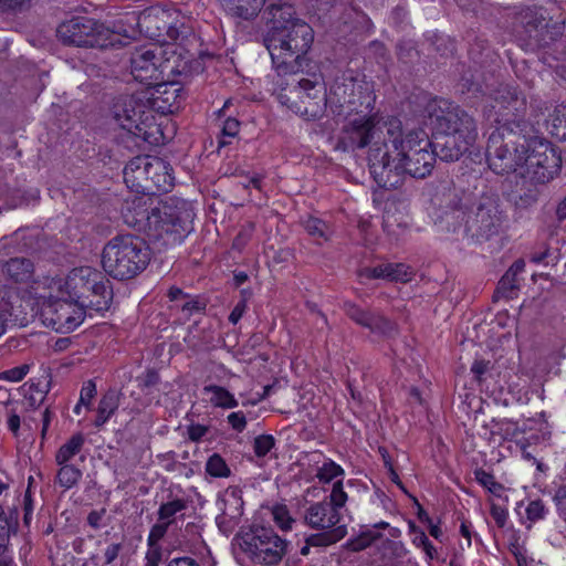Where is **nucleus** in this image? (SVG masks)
<instances>
[{
	"label": "nucleus",
	"instance_id": "0e129e2a",
	"mask_svg": "<svg viewBox=\"0 0 566 566\" xmlns=\"http://www.w3.org/2000/svg\"><path fill=\"white\" fill-rule=\"evenodd\" d=\"M161 547L159 544L148 545L145 566H158L161 560Z\"/></svg>",
	"mask_w": 566,
	"mask_h": 566
},
{
	"label": "nucleus",
	"instance_id": "bf43d9fd",
	"mask_svg": "<svg viewBox=\"0 0 566 566\" xmlns=\"http://www.w3.org/2000/svg\"><path fill=\"white\" fill-rule=\"evenodd\" d=\"M171 524H169L165 521H158L156 524H154L153 527L150 528V532H149V535L147 538V544L148 545L158 544L159 541L166 535L168 527Z\"/></svg>",
	"mask_w": 566,
	"mask_h": 566
},
{
	"label": "nucleus",
	"instance_id": "49530a36",
	"mask_svg": "<svg viewBox=\"0 0 566 566\" xmlns=\"http://www.w3.org/2000/svg\"><path fill=\"white\" fill-rule=\"evenodd\" d=\"M122 548L123 543H111L105 548L103 555L94 554L91 560L95 566H108L118 557Z\"/></svg>",
	"mask_w": 566,
	"mask_h": 566
},
{
	"label": "nucleus",
	"instance_id": "f3484780",
	"mask_svg": "<svg viewBox=\"0 0 566 566\" xmlns=\"http://www.w3.org/2000/svg\"><path fill=\"white\" fill-rule=\"evenodd\" d=\"M160 50L158 48H138L130 55V73L140 83L151 84L161 78Z\"/></svg>",
	"mask_w": 566,
	"mask_h": 566
},
{
	"label": "nucleus",
	"instance_id": "c9c22d12",
	"mask_svg": "<svg viewBox=\"0 0 566 566\" xmlns=\"http://www.w3.org/2000/svg\"><path fill=\"white\" fill-rule=\"evenodd\" d=\"M188 504L189 501L187 499L169 494L167 501L161 503L158 509V521H165L169 524H172L176 520V516L187 510Z\"/></svg>",
	"mask_w": 566,
	"mask_h": 566
},
{
	"label": "nucleus",
	"instance_id": "6ab92c4d",
	"mask_svg": "<svg viewBox=\"0 0 566 566\" xmlns=\"http://www.w3.org/2000/svg\"><path fill=\"white\" fill-rule=\"evenodd\" d=\"M470 208L463 203L446 209L437 219L438 228L455 235L457 240H471Z\"/></svg>",
	"mask_w": 566,
	"mask_h": 566
},
{
	"label": "nucleus",
	"instance_id": "6e6552de",
	"mask_svg": "<svg viewBox=\"0 0 566 566\" xmlns=\"http://www.w3.org/2000/svg\"><path fill=\"white\" fill-rule=\"evenodd\" d=\"M424 111L436 133H446L475 143V119L460 106L443 98H432L427 103Z\"/></svg>",
	"mask_w": 566,
	"mask_h": 566
},
{
	"label": "nucleus",
	"instance_id": "e2e57ef3",
	"mask_svg": "<svg viewBox=\"0 0 566 566\" xmlns=\"http://www.w3.org/2000/svg\"><path fill=\"white\" fill-rule=\"evenodd\" d=\"M227 419L231 428L237 432H242L247 427V418L242 411L231 412Z\"/></svg>",
	"mask_w": 566,
	"mask_h": 566
},
{
	"label": "nucleus",
	"instance_id": "58836bf2",
	"mask_svg": "<svg viewBox=\"0 0 566 566\" xmlns=\"http://www.w3.org/2000/svg\"><path fill=\"white\" fill-rule=\"evenodd\" d=\"M85 442L83 433L78 432L73 434L64 444H62L56 454L55 461L57 464L69 463L82 450Z\"/></svg>",
	"mask_w": 566,
	"mask_h": 566
},
{
	"label": "nucleus",
	"instance_id": "aec40b11",
	"mask_svg": "<svg viewBox=\"0 0 566 566\" xmlns=\"http://www.w3.org/2000/svg\"><path fill=\"white\" fill-rule=\"evenodd\" d=\"M303 522L313 530H332L338 527L340 513L336 512L327 500L310 503L303 511Z\"/></svg>",
	"mask_w": 566,
	"mask_h": 566
},
{
	"label": "nucleus",
	"instance_id": "1a4fd4ad",
	"mask_svg": "<svg viewBox=\"0 0 566 566\" xmlns=\"http://www.w3.org/2000/svg\"><path fill=\"white\" fill-rule=\"evenodd\" d=\"M143 108L144 106L138 104L134 96L124 95L114 103L112 114L115 122L134 138L149 145H157L159 127L155 124L154 116L144 117Z\"/></svg>",
	"mask_w": 566,
	"mask_h": 566
},
{
	"label": "nucleus",
	"instance_id": "3c124183",
	"mask_svg": "<svg viewBox=\"0 0 566 566\" xmlns=\"http://www.w3.org/2000/svg\"><path fill=\"white\" fill-rule=\"evenodd\" d=\"M275 446V439L271 434H261L254 439L253 450L256 457H265Z\"/></svg>",
	"mask_w": 566,
	"mask_h": 566
},
{
	"label": "nucleus",
	"instance_id": "a211bd4d",
	"mask_svg": "<svg viewBox=\"0 0 566 566\" xmlns=\"http://www.w3.org/2000/svg\"><path fill=\"white\" fill-rule=\"evenodd\" d=\"M266 19V31L263 34V42H277V38L274 36L290 24L296 22H304L302 19L296 17V12L292 4L286 2H275L269 4L264 10Z\"/></svg>",
	"mask_w": 566,
	"mask_h": 566
},
{
	"label": "nucleus",
	"instance_id": "a19ab883",
	"mask_svg": "<svg viewBox=\"0 0 566 566\" xmlns=\"http://www.w3.org/2000/svg\"><path fill=\"white\" fill-rule=\"evenodd\" d=\"M306 232L315 240L317 244H322L329 240L332 231L329 226L315 217H308L303 222Z\"/></svg>",
	"mask_w": 566,
	"mask_h": 566
},
{
	"label": "nucleus",
	"instance_id": "72a5a7b5",
	"mask_svg": "<svg viewBox=\"0 0 566 566\" xmlns=\"http://www.w3.org/2000/svg\"><path fill=\"white\" fill-rule=\"evenodd\" d=\"M525 163H532L534 166H544L551 172L558 174L562 167L560 155L551 146H545L542 151H534L532 155H526Z\"/></svg>",
	"mask_w": 566,
	"mask_h": 566
},
{
	"label": "nucleus",
	"instance_id": "393cba45",
	"mask_svg": "<svg viewBox=\"0 0 566 566\" xmlns=\"http://www.w3.org/2000/svg\"><path fill=\"white\" fill-rule=\"evenodd\" d=\"M439 136L436 137V143L432 144V149L436 153V157H439L443 161H457L459 160L474 143L468 142L465 138L454 137V135H448L446 133H437Z\"/></svg>",
	"mask_w": 566,
	"mask_h": 566
},
{
	"label": "nucleus",
	"instance_id": "4468645a",
	"mask_svg": "<svg viewBox=\"0 0 566 566\" xmlns=\"http://www.w3.org/2000/svg\"><path fill=\"white\" fill-rule=\"evenodd\" d=\"M328 105L337 115H349L358 112V108L367 103L369 106V96L363 91V86L357 80L347 74L335 78L327 95Z\"/></svg>",
	"mask_w": 566,
	"mask_h": 566
},
{
	"label": "nucleus",
	"instance_id": "20e7f679",
	"mask_svg": "<svg viewBox=\"0 0 566 566\" xmlns=\"http://www.w3.org/2000/svg\"><path fill=\"white\" fill-rule=\"evenodd\" d=\"M150 261L146 242L133 234L112 238L102 252L104 271L116 280H129L142 273Z\"/></svg>",
	"mask_w": 566,
	"mask_h": 566
},
{
	"label": "nucleus",
	"instance_id": "ddd939ff",
	"mask_svg": "<svg viewBox=\"0 0 566 566\" xmlns=\"http://www.w3.org/2000/svg\"><path fill=\"white\" fill-rule=\"evenodd\" d=\"M103 22L87 17H72L56 28V36L64 45L102 48L98 36L103 34Z\"/></svg>",
	"mask_w": 566,
	"mask_h": 566
},
{
	"label": "nucleus",
	"instance_id": "052dcab7",
	"mask_svg": "<svg viewBox=\"0 0 566 566\" xmlns=\"http://www.w3.org/2000/svg\"><path fill=\"white\" fill-rule=\"evenodd\" d=\"M139 387L143 391L159 384L160 376L157 370L148 369L143 376L138 377Z\"/></svg>",
	"mask_w": 566,
	"mask_h": 566
},
{
	"label": "nucleus",
	"instance_id": "5fc2aeb1",
	"mask_svg": "<svg viewBox=\"0 0 566 566\" xmlns=\"http://www.w3.org/2000/svg\"><path fill=\"white\" fill-rule=\"evenodd\" d=\"M48 390L41 387L40 384L31 382L25 391V398L29 400L30 406H39L45 399Z\"/></svg>",
	"mask_w": 566,
	"mask_h": 566
},
{
	"label": "nucleus",
	"instance_id": "b1692460",
	"mask_svg": "<svg viewBox=\"0 0 566 566\" xmlns=\"http://www.w3.org/2000/svg\"><path fill=\"white\" fill-rule=\"evenodd\" d=\"M98 276V271L83 266L73 269L67 275L64 289L72 302L80 305L82 298H87L91 280Z\"/></svg>",
	"mask_w": 566,
	"mask_h": 566
},
{
	"label": "nucleus",
	"instance_id": "4be33fe9",
	"mask_svg": "<svg viewBox=\"0 0 566 566\" xmlns=\"http://www.w3.org/2000/svg\"><path fill=\"white\" fill-rule=\"evenodd\" d=\"M113 300L111 282L98 272V276L91 280L87 298H82L78 306L92 308L96 312L107 311Z\"/></svg>",
	"mask_w": 566,
	"mask_h": 566
},
{
	"label": "nucleus",
	"instance_id": "f257e3e1",
	"mask_svg": "<svg viewBox=\"0 0 566 566\" xmlns=\"http://www.w3.org/2000/svg\"><path fill=\"white\" fill-rule=\"evenodd\" d=\"M366 147L369 172L384 189L398 188L405 175L427 177L436 163L427 133L420 128L405 133L396 117L382 122L376 115H358L344 124L336 149L354 151Z\"/></svg>",
	"mask_w": 566,
	"mask_h": 566
},
{
	"label": "nucleus",
	"instance_id": "69168bd1",
	"mask_svg": "<svg viewBox=\"0 0 566 566\" xmlns=\"http://www.w3.org/2000/svg\"><path fill=\"white\" fill-rule=\"evenodd\" d=\"M96 394V385L93 380H87L82 389H81V396H80V402L83 405H88L93 397Z\"/></svg>",
	"mask_w": 566,
	"mask_h": 566
},
{
	"label": "nucleus",
	"instance_id": "0eeeda50",
	"mask_svg": "<svg viewBox=\"0 0 566 566\" xmlns=\"http://www.w3.org/2000/svg\"><path fill=\"white\" fill-rule=\"evenodd\" d=\"M277 98L295 114L312 120L321 118L328 105L325 86L316 77L292 78L281 86Z\"/></svg>",
	"mask_w": 566,
	"mask_h": 566
},
{
	"label": "nucleus",
	"instance_id": "864d4df0",
	"mask_svg": "<svg viewBox=\"0 0 566 566\" xmlns=\"http://www.w3.org/2000/svg\"><path fill=\"white\" fill-rule=\"evenodd\" d=\"M347 501V493L343 489L342 481H336L333 484L332 492L329 494V500H327V503H331L336 512H339L342 507L345 506Z\"/></svg>",
	"mask_w": 566,
	"mask_h": 566
},
{
	"label": "nucleus",
	"instance_id": "f704fd0d",
	"mask_svg": "<svg viewBox=\"0 0 566 566\" xmlns=\"http://www.w3.org/2000/svg\"><path fill=\"white\" fill-rule=\"evenodd\" d=\"M119 406V392L109 389L99 400L94 426L99 428L115 413Z\"/></svg>",
	"mask_w": 566,
	"mask_h": 566
},
{
	"label": "nucleus",
	"instance_id": "13d9d810",
	"mask_svg": "<svg viewBox=\"0 0 566 566\" xmlns=\"http://www.w3.org/2000/svg\"><path fill=\"white\" fill-rule=\"evenodd\" d=\"M29 0H0V13L17 14L22 12Z\"/></svg>",
	"mask_w": 566,
	"mask_h": 566
},
{
	"label": "nucleus",
	"instance_id": "9d476101",
	"mask_svg": "<svg viewBox=\"0 0 566 566\" xmlns=\"http://www.w3.org/2000/svg\"><path fill=\"white\" fill-rule=\"evenodd\" d=\"M545 13L544 7L533 4L522 7L516 14L532 49L547 48L564 34L565 20L553 21Z\"/></svg>",
	"mask_w": 566,
	"mask_h": 566
},
{
	"label": "nucleus",
	"instance_id": "7ed1b4c3",
	"mask_svg": "<svg viewBox=\"0 0 566 566\" xmlns=\"http://www.w3.org/2000/svg\"><path fill=\"white\" fill-rule=\"evenodd\" d=\"M533 132L527 120L497 126L489 136L486 160L491 170L497 175L514 172L526 160V140Z\"/></svg>",
	"mask_w": 566,
	"mask_h": 566
},
{
	"label": "nucleus",
	"instance_id": "2f4dec72",
	"mask_svg": "<svg viewBox=\"0 0 566 566\" xmlns=\"http://www.w3.org/2000/svg\"><path fill=\"white\" fill-rule=\"evenodd\" d=\"M265 0H223V6L229 14L242 20L254 19Z\"/></svg>",
	"mask_w": 566,
	"mask_h": 566
},
{
	"label": "nucleus",
	"instance_id": "680f3d73",
	"mask_svg": "<svg viewBox=\"0 0 566 566\" xmlns=\"http://www.w3.org/2000/svg\"><path fill=\"white\" fill-rule=\"evenodd\" d=\"M29 371L28 365H21L8 369L1 374V378L7 379L9 381H20L22 380Z\"/></svg>",
	"mask_w": 566,
	"mask_h": 566
},
{
	"label": "nucleus",
	"instance_id": "338daca9",
	"mask_svg": "<svg viewBox=\"0 0 566 566\" xmlns=\"http://www.w3.org/2000/svg\"><path fill=\"white\" fill-rule=\"evenodd\" d=\"M491 361L484 359H476L472 364L471 371L475 376L478 381L482 380V377L490 370Z\"/></svg>",
	"mask_w": 566,
	"mask_h": 566
},
{
	"label": "nucleus",
	"instance_id": "bb28decb",
	"mask_svg": "<svg viewBox=\"0 0 566 566\" xmlns=\"http://www.w3.org/2000/svg\"><path fill=\"white\" fill-rule=\"evenodd\" d=\"M153 106L163 114L174 113L184 99L181 88L175 83H160L151 95Z\"/></svg>",
	"mask_w": 566,
	"mask_h": 566
},
{
	"label": "nucleus",
	"instance_id": "ea45409f",
	"mask_svg": "<svg viewBox=\"0 0 566 566\" xmlns=\"http://www.w3.org/2000/svg\"><path fill=\"white\" fill-rule=\"evenodd\" d=\"M546 125L552 136L559 140H566V106H556Z\"/></svg>",
	"mask_w": 566,
	"mask_h": 566
},
{
	"label": "nucleus",
	"instance_id": "4c0bfd02",
	"mask_svg": "<svg viewBox=\"0 0 566 566\" xmlns=\"http://www.w3.org/2000/svg\"><path fill=\"white\" fill-rule=\"evenodd\" d=\"M318 533L307 536V544L313 547H327L345 537L347 531L345 525L332 530H317Z\"/></svg>",
	"mask_w": 566,
	"mask_h": 566
},
{
	"label": "nucleus",
	"instance_id": "c03bdc74",
	"mask_svg": "<svg viewBox=\"0 0 566 566\" xmlns=\"http://www.w3.org/2000/svg\"><path fill=\"white\" fill-rule=\"evenodd\" d=\"M240 130V122L234 117H228L223 120L218 147H224L231 144V139L237 137Z\"/></svg>",
	"mask_w": 566,
	"mask_h": 566
},
{
	"label": "nucleus",
	"instance_id": "39448f33",
	"mask_svg": "<svg viewBox=\"0 0 566 566\" xmlns=\"http://www.w3.org/2000/svg\"><path fill=\"white\" fill-rule=\"evenodd\" d=\"M275 36V45L274 41L263 42L275 69L280 74H296L314 40L312 27L306 22H296Z\"/></svg>",
	"mask_w": 566,
	"mask_h": 566
},
{
	"label": "nucleus",
	"instance_id": "9b49d317",
	"mask_svg": "<svg viewBox=\"0 0 566 566\" xmlns=\"http://www.w3.org/2000/svg\"><path fill=\"white\" fill-rule=\"evenodd\" d=\"M471 240L480 243L499 234L505 221V214L499 202L491 197H482L470 207Z\"/></svg>",
	"mask_w": 566,
	"mask_h": 566
},
{
	"label": "nucleus",
	"instance_id": "473e14b6",
	"mask_svg": "<svg viewBox=\"0 0 566 566\" xmlns=\"http://www.w3.org/2000/svg\"><path fill=\"white\" fill-rule=\"evenodd\" d=\"M388 527L389 523L387 522L376 523L371 527H363L359 534L349 541V548L354 552H359L367 548L381 537L380 530H386Z\"/></svg>",
	"mask_w": 566,
	"mask_h": 566
},
{
	"label": "nucleus",
	"instance_id": "f8f14e48",
	"mask_svg": "<svg viewBox=\"0 0 566 566\" xmlns=\"http://www.w3.org/2000/svg\"><path fill=\"white\" fill-rule=\"evenodd\" d=\"M491 99L488 118L494 116L499 126L510 124L515 127L516 122L525 120L526 98L515 86L501 84L492 93Z\"/></svg>",
	"mask_w": 566,
	"mask_h": 566
},
{
	"label": "nucleus",
	"instance_id": "a18cd8bd",
	"mask_svg": "<svg viewBox=\"0 0 566 566\" xmlns=\"http://www.w3.org/2000/svg\"><path fill=\"white\" fill-rule=\"evenodd\" d=\"M526 165V177L531 182L544 185L552 180L557 174L551 172L544 166H534L532 163H524Z\"/></svg>",
	"mask_w": 566,
	"mask_h": 566
},
{
	"label": "nucleus",
	"instance_id": "5701e85b",
	"mask_svg": "<svg viewBox=\"0 0 566 566\" xmlns=\"http://www.w3.org/2000/svg\"><path fill=\"white\" fill-rule=\"evenodd\" d=\"M413 270L405 263H380L373 268H364L359 271L363 279H384L391 282L407 283L413 277Z\"/></svg>",
	"mask_w": 566,
	"mask_h": 566
},
{
	"label": "nucleus",
	"instance_id": "e433bc0d",
	"mask_svg": "<svg viewBox=\"0 0 566 566\" xmlns=\"http://www.w3.org/2000/svg\"><path fill=\"white\" fill-rule=\"evenodd\" d=\"M202 390L205 394L210 395L209 402L216 408L232 409L239 405L234 396L224 387L207 385Z\"/></svg>",
	"mask_w": 566,
	"mask_h": 566
},
{
	"label": "nucleus",
	"instance_id": "412c9836",
	"mask_svg": "<svg viewBox=\"0 0 566 566\" xmlns=\"http://www.w3.org/2000/svg\"><path fill=\"white\" fill-rule=\"evenodd\" d=\"M146 193L156 196L168 192L174 187L172 168L169 163L156 156H149Z\"/></svg>",
	"mask_w": 566,
	"mask_h": 566
},
{
	"label": "nucleus",
	"instance_id": "37998d69",
	"mask_svg": "<svg viewBox=\"0 0 566 566\" xmlns=\"http://www.w3.org/2000/svg\"><path fill=\"white\" fill-rule=\"evenodd\" d=\"M206 472L213 478H228L231 474L230 468L218 453L209 457L206 463Z\"/></svg>",
	"mask_w": 566,
	"mask_h": 566
},
{
	"label": "nucleus",
	"instance_id": "c85d7f7f",
	"mask_svg": "<svg viewBox=\"0 0 566 566\" xmlns=\"http://www.w3.org/2000/svg\"><path fill=\"white\" fill-rule=\"evenodd\" d=\"M168 18L165 11H145L138 14L137 27L147 36L159 40L165 36V31L168 28Z\"/></svg>",
	"mask_w": 566,
	"mask_h": 566
},
{
	"label": "nucleus",
	"instance_id": "4d7b16f0",
	"mask_svg": "<svg viewBox=\"0 0 566 566\" xmlns=\"http://www.w3.org/2000/svg\"><path fill=\"white\" fill-rule=\"evenodd\" d=\"M188 31L189 28H187L184 23H170L168 21V28L165 31V36L163 40L166 41L168 39L171 41H178L186 38Z\"/></svg>",
	"mask_w": 566,
	"mask_h": 566
},
{
	"label": "nucleus",
	"instance_id": "a878e982",
	"mask_svg": "<svg viewBox=\"0 0 566 566\" xmlns=\"http://www.w3.org/2000/svg\"><path fill=\"white\" fill-rule=\"evenodd\" d=\"M148 160L149 155L136 156L124 168V181L136 193H146Z\"/></svg>",
	"mask_w": 566,
	"mask_h": 566
},
{
	"label": "nucleus",
	"instance_id": "2eb2a0df",
	"mask_svg": "<svg viewBox=\"0 0 566 566\" xmlns=\"http://www.w3.org/2000/svg\"><path fill=\"white\" fill-rule=\"evenodd\" d=\"M85 317V310L67 300H57L45 304L41 310V318L45 326L57 333L73 332Z\"/></svg>",
	"mask_w": 566,
	"mask_h": 566
},
{
	"label": "nucleus",
	"instance_id": "6e6d98bb",
	"mask_svg": "<svg viewBox=\"0 0 566 566\" xmlns=\"http://www.w3.org/2000/svg\"><path fill=\"white\" fill-rule=\"evenodd\" d=\"M546 512L547 510L541 500L531 501L526 507V516L531 522L543 520Z\"/></svg>",
	"mask_w": 566,
	"mask_h": 566
},
{
	"label": "nucleus",
	"instance_id": "603ef678",
	"mask_svg": "<svg viewBox=\"0 0 566 566\" xmlns=\"http://www.w3.org/2000/svg\"><path fill=\"white\" fill-rule=\"evenodd\" d=\"M517 289L516 280L511 275V273H505L500 280L495 295H501L502 297L512 298L514 291Z\"/></svg>",
	"mask_w": 566,
	"mask_h": 566
},
{
	"label": "nucleus",
	"instance_id": "79ce46f5",
	"mask_svg": "<svg viewBox=\"0 0 566 566\" xmlns=\"http://www.w3.org/2000/svg\"><path fill=\"white\" fill-rule=\"evenodd\" d=\"M61 468L56 474V482L65 490H69L77 484L82 478V471L73 464L64 463L59 464Z\"/></svg>",
	"mask_w": 566,
	"mask_h": 566
},
{
	"label": "nucleus",
	"instance_id": "f03ea898",
	"mask_svg": "<svg viewBox=\"0 0 566 566\" xmlns=\"http://www.w3.org/2000/svg\"><path fill=\"white\" fill-rule=\"evenodd\" d=\"M122 216L127 226L164 245L180 243L193 230L192 205L176 197L160 200L145 192L132 195L123 203Z\"/></svg>",
	"mask_w": 566,
	"mask_h": 566
},
{
	"label": "nucleus",
	"instance_id": "774afa93",
	"mask_svg": "<svg viewBox=\"0 0 566 566\" xmlns=\"http://www.w3.org/2000/svg\"><path fill=\"white\" fill-rule=\"evenodd\" d=\"M554 500L566 521V486H560L555 493Z\"/></svg>",
	"mask_w": 566,
	"mask_h": 566
},
{
	"label": "nucleus",
	"instance_id": "7c9ffc66",
	"mask_svg": "<svg viewBox=\"0 0 566 566\" xmlns=\"http://www.w3.org/2000/svg\"><path fill=\"white\" fill-rule=\"evenodd\" d=\"M17 293L7 287L0 289V336L4 334L7 322L11 318L13 322L22 323L24 318L20 317L15 303L19 302Z\"/></svg>",
	"mask_w": 566,
	"mask_h": 566
},
{
	"label": "nucleus",
	"instance_id": "09e8293b",
	"mask_svg": "<svg viewBox=\"0 0 566 566\" xmlns=\"http://www.w3.org/2000/svg\"><path fill=\"white\" fill-rule=\"evenodd\" d=\"M474 476L483 488L494 495H500L503 490V485L495 481L493 474L484 471L483 469H476L474 471Z\"/></svg>",
	"mask_w": 566,
	"mask_h": 566
},
{
	"label": "nucleus",
	"instance_id": "8fccbe9b",
	"mask_svg": "<svg viewBox=\"0 0 566 566\" xmlns=\"http://www.w3.org/2000/svg\"><path fill=\"white\" fill-rule=\"evenodd\" d=\"M344 474V470L333 461L325 462L317 471L316 476L323 483H328Z\"/></svg>",
	"mask_w": 566,
	"mask_h": 566
},
{
	"label": "nucleus",
	"instance_id": "423d86ee",
	"mask_svg": "<svg viewBox=\"0 0 566 566\" xmlns=\"http://www.w3.org/2000/svg\"><path fill=\"white\" fill-rule=\"evenodd\" d=\"M239 555L254 565H277L287 553L289 543L274 530L253 526L234 537Z\"/></svg>",
	"mask_w": 566,
	"mask_h": 566
},
{
	"label": "nucleus",
	"instance_id": "dca6fc26",
	"mask_svg": "<svg viewBox=\"0 0 566 566\" xmlns=\"http://www.w3.org/2000/svg\"><path fill=\"white\" fill-rule=\"evenodd\" d=\"M342 308L355 324L369 329L373 334L382 337H394L398 334L397 323L379 311L363 308L350 301H345Z\"/></svg>",
	"mask_w": 566,
	"mask_h": 566
},
{
	"label": "nucleus",
	"instance_id": "cd10ccee",
	"mask_svg": "<svg viewBox=\"0 0 566 566\" xmlns=\"http://www.w3.org/2000/svg\"><path fill=\"white\" fill-rule=\"evenodd\" d=\"M137 20L138 15L133 13L114 21L111 25L103 23V29L105 32L98 36V40L103 42V46L101 49L115 45V41L112 39L113 35H120L126 39L134 38L136 34L134 23L137 24Z\"/></svg>",
	"mask_w": 566,
	"mask_h": 566
},
{
	"label": "nucleus",
	"instance_id": "de8ad7c7",
	"mask_svg": "<svg viewBox=\"0 0 566 566\" xmlns=\"http://www.w3.org/2000/svg\"><path fill=\"white\" fill-rule=\"evenodd\" d=\"M233 502L235 504L234 511L232 513H228L226 510L223 513L217 517V524L219 528L223 532H230L233 527V520L239 518L242 515V502L240 499H233Z\"/></svg>",
	"mask_w": 566,
	"mask_h": 566
},
{
	"label": "nucleus",
	"instance_id": "c756f323",
	"mask_svg": "<svg viewBox=\"0 0 566 566\" xmlns=\"http://www.w3.org/2000/svg\"><path fill=\"white\" fill-rule=\"evenodd\" d=\"M2 273L14 283H28L34 274L33 262L23 256H15L2 263Z\"/></svg>",
	"mask_w": 566,
	"mask_h": 566
}]
</instances>
